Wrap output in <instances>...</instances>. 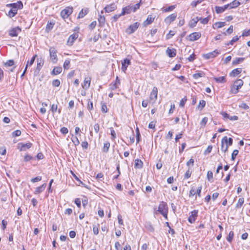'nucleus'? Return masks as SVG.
I'll list each match as a JSON object with an SVG mask.
<instances>
[{
  "mask_svg": "<svg viewBox=\"0 0 250 250\" xmlns=\"http://www.w3.org/2000/svg\"><path fill=\"white\" fill-rule=\"evenodd\" d=\"M157 211L161 214L166 219L167 218V206L166 203L161 202L159 205Z\"/></svg>",
  "mask_w": 250,
  "mask_h": 250,
  "instance_id": "1",
  "label": "nucleus"
},
{
  "mask_svg": "<svg viewBox=\"0 0 250 250\" xmlns=\"http://www.w3.org/2000/svg\"><path fill=\"white\" fill-rule=\"evenodd\" d=\"M57 52V51L54 47H51L50 48V49H49L50 57V59H51L52 62L54 63H56L58 61Z\"/></svg>",
  "mask_w": 250,
  "mask_h": 250,
  "instance_id": "2",
  "label": "nucleus"
},
{
  "mask_svg": "<svg viewBox=\"0 0 250 250\" xmlns=\"http://www.w3.org/2000/svg\"><path fill=\"white\" fill-rule=\"evenodd\" d=\"M73 12V8L72 7H66L63 9L61 12V15L63 19H66L71 15Z\"/></svg>",
  "mask_w": 250,
  "mask_h": 250,
  "instance_id": "3",
  "label": "nucleus"
},
{
  "mask_svg": "<svg viewBox=\"0 0 250 250\" xmlns=\"http://www.w3.org/2000/svg\"><path fill=\"white\" fill-rule=\"evenodd\" d=\"M140 23L138 22H136L132 24H131L126 29V32L131 34L134 33L138 28Z\"/></svg>",
  "mask_w": 250,
  "mask_h": 250,
  "instance_id": "4",
  "label": "nucleus"
},
{
  "mask_svg": "<svg viewBox=\"0 0 250 250\" xmlns=\"http://www.w3.org/2000/svg\"><path fill=\"white\" fill-rule=\"evenodd\" d=\"M201 36V34L199 32H193L190 34L187 39L191 42H193L198 40Z\"/></svg>",
  "mask_w": 250,
  "mask_h": 250,
  "instance_id": "5",
  "label": "nucleus"
},
{
  "mask_svg": "<svg viewBox=\"0 0 250 250\" xmlns=\"http://www.w3.org/2000/svg\"><path fill=\"white\" fill-rule=\"evenodd\" d=\"M220 52L217 50H215L212 52L203 54V57L206 60H208L215 57Z\"/></svg>",
  "mask_w": 250,
  "mask_h": 250,
  "instance_id": "6",
  "label": "nucleus"
},
{
  "mask_svg": "<svg viewBox=\"0 0 250 250\" xmlns=\"http://www.w3.org/2000/svg\"><path fill=\"white\" fill-rule=\"evenodd\" d=\"M7 7H11L12 9L18 10V9H21L23 8V4L21 1H18L16 3H10L6 5Z\"/></svg>",
  "mask_w": 250,
  "mask_h": 250,
  "instance_id": "7",
  "label": "nucleus"
},
{
  "mask_svg": "<svg viewBox=\"0 0 250 250\" xmlns=\"http://www.w3.org/2000/svg\"><path fill=\"white\" fill-rule=\"evenodd\" d=\"M221 149L224 152L228 151V146L227 145V137L225 136L221 140Z\"/></svg>",
  "mask_w": 250,
  "mask_h": 250,
  "instance_id": "8",
  "label": "nucleus"
},
{
  "mask_svg": "<svg viewBox=\"0 0 250 250\" xmlns=\"http://www.w3.org/2000/svg\"><path fill=\"white\" fill-rule=\"evenodd\" d=\"M176 17H177V14L176 13H172L171 15H170L169 16H168L166 18V19H165V22L166 23L169 24L172 22H173L174 21H175Z\"/></svg>",
  "mask_w": 250,
  "mask_h": 250,
  "instance_id": "9",
  "label": "nucleus"
},
{
  "mask_svg": "<svg viewBox=\"0 0 250 250\" xmlns=\"http://www.w3.org/2000/svg\"><path fill=\"white\" fill-rule=\"evenodd\" d=\"M21 29L19 27H16L9 31V34L12 37H17L18 34L21 32Z\"/></svg>",
  "mask_w": 250,
  "mask_h": 250,
  "instance_id": "10",
  "label": "nucleus"
},
{
  "mask_svg": "<svg viewBox=\"0 0 250 250\" xmlns=\"http://www.w3.org/2000/svg\"><path fill=\"white\" fill-rule=\"evenodd\" d=\"M117 8V6L115 3H112L109 5H107L104 8V10L105 12L109 13L114 11Z\"/></svg>",
  "mask_w": 250,
  "mask_h": 250,
  "instance_id": "11",
  "label": "nucleus"
},
{
  "mask_svg": "<svg viewBox=\"0 0 250 250\" xmlns=\"http://www.w3.org/2000/svg\"><path fill=\"white\" fill-rule=\"evenodd\" d=\"M158 90L156 87H153L150 95V100L155 101L157 98Z\"/></svg>",
  "mask_w": 250,
  "mask_h": 250,
  "instance_id": "12",
  "label": "nucleus"
},
{
  "mask_svg": "<svg viewBox=\"0 0 250 250\" xmlns=\"http://www.w3.org/2000/svg\"><path fill=\"white\" fill-rule=\"evenodd\" d=\"M229 4H226L222 7L216 6L215 7V11L217 14L221 13L225 11L229 7Z\"/></svg>",
  "mask_w": 250,
  "mask_h": 250,
  "instance_id": "13",
  "label": "nucleus"
},
{
  "mask_svg": "<svg viewBox=\"0 0 250 250\" xmlns=\"http://www.w3.org/2000/svg\"><path fill=\"white\" fill-rule=\"evenodd\" d=\"M166 53L169 57L173 58L176 55V50L174 48L170 49L168 47L166 50Z\"/></svg>",
  "mask_w": 250,
  "mask_h": 250,
  "instance_id": "14",
  "label": "nucleus"
},
{
  "mask_svg": "<svg viewBox=\"0 0 250 250\" xmlns=\"http://www.w3.org/2000/svg\"><path fill=\"white\" fill-rule=\"evenodd\" d=\"M132 6L128 5L126 7H125L122 9V12L121 13V15H125V14H130L132 11Z\"/></svg>",
  "mask_w": 250,
  "mask_h": 250,
  "instance_id": "15",
  "label": "nucleus"
},
{
  "mask_svg": "<svg viewBox=\"0 0 250 250\" xmlns=\"http://www.w3.org/2000/svg\"><path fill=\"white\" fill-rule=\"evenodd\" d=\"M155 17H152V15H150L147 16V18L146 20L144 21L143 22V25L144 26H146L152 23L154 20Z\"/></svg>",
  "mask_w": 250,
  "mask_h": 250,
  "instance_id": "16",
  "label": "nucleus"
},
{
  "mask_svg": "<svg viewBox=\"0 0 250 250\" xmlns=\"http://www.w3.org/2000/svg\"><path fill=\"white\" fill-rule=\"evenodd\" d=\"M46 187V184L44 183L42 184V186L36 188L34 191V194H38L42 192L45 189Z\"/></svg>",
  "mask_w": 250,
  "mask_h": 250,
  "instance_id": "17",
  "label": "nucleus"
},
{
  "mask_svg": "<svg viewBox=\"0 0 250 250\" xmlns=\"http://www.w3.org/2000/svg\"><path fill=\"white\" fill-rule=\"evenodd\" d=\"M242 69L241 68H236L233 69L230 73L229 76L230 77H236L241 73Z\"/></svg>",
  "mask_w": 250,
  "mask_h": 250,
  "instance_id": "18",
  "label": "nucleus"
},
{
  "mask_svg": "<svg viewBox=\"0 0 250 250\" xmlns=\"http://www.w3.org/2000/svg\"><path fill=\"white\" fill-rule=\"evenodd\" d=\"M91 80L89 78H85L82 86L83 88L88 89L90 87Z\"/></svg>",
  "mask_w": 250,
  "mask_h": 250,
  "instance_id": "19",
  "label": "nucleus"
},
{
  "mask_svg": "<svg viewBox=\"0 0 250 250\" xmlns=\"http://www.w3.org/2000/svg\"><path fill=\"white\" fill-rule=\"evenodd\" d=\"M199 20L200 19H198V17H197L191 20L189 22V27L191 28L194 27Z\"/></svg>",
  "mask_w": 250,
  "mask_h": 250,
  "instance_id": "20",
  "label": "nucleus"
},
{
  "mask_svg": "<svg viewBox=\"0 0 250 250\" xmlns=\"http://www.w3.org/2000/svg\"><path fill=\"white\" fill-rule=\"evenodd\" d=\"M77 38V36L75 34L71 35L68 38L67 42L68 45H72L74 42Z\"/></svg>",
  "mask_w": 250,
  "mask_h": 250,
  "instance_id": "21",
  "label": "nucleus"
},
{
  "mask_svg": "<svg viewBox=\"0 0 250 250\" xmlns=\"http://www.w3.org/2000/svg\"><path fill=\"white\" fill-rule=\"evenodd\" d=\"M21 147L20 148L21 151H25L27 149L30 148L32 146V144L31 143H28L26 144H21Z\"/></svg>",
  "mask_w": 250,
  "mask_h": 250,
  "instance_id": "22",
  "label": "nucleus"
},
{
  "mask_svg": "<svg viewBox=\"0 0 250 250\" xmlns=\"http://www.w3.org/2000/svg\"><path fill=\"white\" fill-rule=\"evenodd\" d=\"M245 58H235L232 62V64L233 65H236L242 62H243V61L244 60Z\"/></svg>",
  "mask_w": 250,
  "mask_h": 250,
  "instance_id": "23",
  "label": "nucleus"
},
{
  "mask_svg": "<svg viewBox=\"0 0 250 250\" xmlns=\"http://www.w3.org/2000/svg\"><path fill=\"white\" fill-rule=\"evenodd\" d=\"M213 80L218 83H224L226 82V78L225 76H222L219 77H214Z\"/></svg>",
  "mask_w": 250,
  "mask_h": 250,
  "instance_id": "24",
  "label": "nucleus"
},
{
  "mask_svg": "<svg viewBox=\"0 0 250 250\" xmlns=\"http://www.w3.org/2000/svg\"><path fill=\"white\" fill-rule=\"evenodd\" d=\"M143 163L140 159H136L135 160V167L137 168H141L143 167Z\"/></svg>",
  "mask_w": 250,
  "mask_h": 250,
  "instance_id": "25",
  "label": "nucleus"
},
{
  "mask_svg": "<svg viewBox=\"0 0 250 250\" xmlns=\"http://www.w3.org/2000/svg\"><path fill=\"white\" fill-rule=\"evenodd\" d=\"M43 64L44 61L43 59H40V60H38L36 70H38L39 71L41 70L42 67L43 66Z\"/></svg>",
  "mask_w": 250,
  "mask_h": 250,
  "instance_id": "26",
  "label": "nucleus"
},
{
  "mask_svg": "<svg viewBox=\"0 0 250 250\" xmlns=\"http://www.w3.org/2000/svg\"><path fill=\"white\" fill-rule=\"evenodd\" d=\"M230 8H236L240 5V2L237 0H233L232 2L229 4Z\"/></svg>",
  "mask_w": 250,
  "mask_h": 250,
  "instance_id": "27",
  "label": "nucleus"
},
{
  "mask_svg": "<svg viewBox=\"0 0 250 250\" xmlns=\"http://www.w3.org/2000/svg\"><path fill=\"white\" fill-rule=\"evenodd\" d=\"M62 71L61 67H55L52 70L51 73L54 75H58L60 74Z\"/></svg>",
  "mask_w": 250,
  "mask_h": 250,
  "instance_id": "28",
  "label": "nucleus"
},
{
  "mask_svg": "<svg viewBox=\"0 0 250 250\" xmlns=\"http://www.w3.org/2000/svg\"><path fill=\"white\" fill-rule=\"evenodd\" d=\"M88 12V9H82L81 11L79 12V14L78 16V18H83Z\"/></svg>",
  "mask_w": 250,
  "mask_h": 250,
  "instance_id": "29",
  "label": "nucleus"
},
{
  "mask_svg": "<svg viewBox=\"0 0 250 250\" xmlns=\"http://www.w3.org/2000/svg\"><path fill=\"white\" fill-rule=\"evenodd\" d=\"M240 88V87H237V86H234V85L233 84L231 86L230 93L234 94H237L238 92L239 89Z\"/></svg>",
  "mask_w": 250,
  "mask_h": 250,
  "instance_id": "30",
  "label": "nucleus"
},
{
  "mask_svg": "<svg viewBox=\"0 0 250 250\" xmlns=\"http://www.w3.org/2000/svg\"><path fill=\"white\" fill-rule=\"evenodd\" d=\"M243 81L242 80L239 79L236 80L233 84L234 85V86H237V87H239L241 88L243 85Z\"/></svg>",
  "mask_w": 250,
  "mask_h": 250,
  "instance_id": "31",
  "label": "nucleus"
},
{
  "mask_svg": "<svg viewBox=\"0 0 250 250\" xmlns=\"http://www.w3.org/2000/svg\"><path fill=\"white\" fill-rule=\"evenodd\" d=\"M105 17L104 16L100 15L99 18H98V21L100 26H103L104 24L105 23Z\"/></svg>",
  "mask_w": 250,
  "mask_h": 250,
  "instance_id": "32",
  "label": "nucleus"
},
{
  "mask_svg": "<svg viewBox=\"0 0 250 250\" xmlns=\"http://www.w3.org/2000/svg\"><path fill=\"white\" fill-rule=\"evenodd\" d=\"M233 236H234L233 231H230L229 232L228 236L227 237V241L229 243H231L233 238Z\"/></svg>",
  "mask_w": 250,
  "mask_h": 250,
  "instance_id": "33",
  "label": "nucleus"
},
{
  "mask_svg": "<svg viewBox=\"0 0 250 250\" xmlns=\"http://www.w3.org/2000/svg\"><path fill=\"white\" fill-rule=\"evenodd\" d=\"M110 147V143L108 142H106L104 145V147L103 148V150L104 152H107L109 150V148Z\"/></svg>",
  "mask_w": 250,
  "mask_h": 250,
  "instance_id": "34",
  "label": "nucleus"
},
{
  "mask_svg": "<svg viewBox=\"0 0 250 250\" xmlns=\"http://www.w3.org/2000/svg\"><path fill=\"white\" fill-rule=\"evenodd\" d=\"M244 199L243 198H240L238 199V202L236 205V208H240L244 204Z\"/></svg>",
  "mask_w": 250,
  "mask_h": 250,
  "instance_id": "35",
  "label": "nucleus"
},
{
  "mask_svg": "<svg viewBox=\"0 0 250 250\" xmlns=\"http://www.w3.org/2000/svg\"><path fill=\"white\" fill-rule=\"evenodd\" d=\"M99 224L93 225V231L95 235H97L99 233Z\"/></svg>",
  "mask_w": 250,
  "mask_h": 250,
  "instance_id": "36",
  "label": "nucleus"
},
{
  "mask_svg": "<svg viewBox=\"0 0 250 250\" xmlns=\"http://www.w3.org/2000/svg\"><path fill=\"white\" fill-rule=\"evenodd\" d=\"M17 11L16 9H11L9 12H8V16L10 17H14L16 14L17 13Z\"/></svg>",
  "mask_w": 250,
  "mask_h": 250,
  "instance_id": "37",
  "label": "nucleus"
},
{
  "mask_svg": "<svg viewBox=\"0 0 250 250\" xmlns=\"http://www.w3.org/2000/svg\"><path fill=\"white\" fill-rule=\"evenodd\" d=\"M70 61L69 59L65 60L63 63V68L64 69L68 70L69 68Z\"/></svg>",
  "mask_w": 250,
  "mask_h": 250,
  "instance_id": "38",
  "label": "nucleus"
},
{
  "mask_svg": "<svg viewBox=\"0 0 250 250\" xmlns=\"http://www.w3.org/2000/svg\"><path fill=\"white\" fill-rule=\"evenodd\" d=\"M204 76V73L203 72L195 73L193 75V78L197 79L200 77Z\"/></svg>",
  "mask_w": 250,
  "mask_h": 250,
  "instance_id": "39",
  "label": "nucleus"
},
{
  "mask_svg": "<svg viewBox=\"0 0 250 250\" xmlns=\"http://www.w3.org/2000/svg\"><path fill=\"white\" fill-rule=\"evenodd\" d=\"M34 159H35V157H33L29 154H26L24 157V161L25 162H28Z\"/></svg>",
  "mask_w": 250,
  "mask_h": 250,
  "instance_id": "40",
  "label": "nucleus"
},
{
  "mask_svg": "<svg viewBox=\"0 0 250 250\" xmlns=\"http://www.w3.org/2000/svg\"><path fill=\"white\" fill-rule=\"evenodd\" d=\"M72 141L75 146H78L80 144V141L77 136H72L71 138Z\"/></svg>",
  "mask_w": 250,
  "mask_h": 250,
  "instance_id": "41",
  "label": "nucleus"
},
{
  "mask_svg": "<svg viewBox=\"0 0 250 250\" xmlns=\"http://www.w3.org/2000/svg\"><path fill=\"white\" fill-rule=\"evenodd\" d=\"M240 37V36L238 37L237 36L234 37L232 38V39L227 44V45H232L234 42L237 41L239 39Z\"/></svg>",
  "mask_w": 250,
  "mask_h": 250,
  "instance_id": "42",
  "label": "nucleus"
},
{
  "mask_svg": "<svg viewBox=\"0 0 250 250\" xmlns=\"http://www.w3.org/2000/svg\"><path fill=\"white\" fill-rule=\"evenodd\" d=\"M198 19H200V20L199 21H200V22L204 24H207L209 21L208 17H207L205 18H202L201 17H200V18L198 17Z\"/></svg>",
  "mask_w": 250,
  "mask_h": 250,
  "instance_id": "43",
  "label": "nucleus"
},
{
  "mask_svg": "<svg viewBox=\"0 0 250 250\" xmlns=\"http://www.w3.org/2000/svg\"><path fill=\"white\" fill-rule=\"evenodd\" d=\"M207 178L209 181H213V173L211 171H208L207 173Z\"/></svg>",
  "mask_w": 250,
  "mask_h": 250,
  "instance_id": "44",
  "label": "nucleus"
},
{
  "mask_svg": "<svg viewBox=\"0 0 250 250\" xmlns=\"http://www.w3.org/2000/svg\"><path fill=\"white\" fill-rule=\"evenodd\" d=\"M123 16V15H121V13L120 14H116L113 17H112L111 20L112 22H116L117 21L118 19L120 18L121 16Z\"/></svg>",
  "mask_w": 250,
  "mask_h": 250,
  "instance_id": "45",
  "label": "nucleus"
},
{
  "mask_svg": "<svg viewBox=\"0 0 250 250\" xmlns=\"http://www.w3.org/2000/svg\"><path fill=\"white\" fill-rule=\"evenodd\" d=\"M175 8V5H171L170 6H168V7L163 9V11L165 12H167L169 11H172L174 8Z\"/></svg>",
  "mask_w": 250,
  "mask_h": 250,
  "instance_id": "46",
  "label": "nucleus"
},
{
  "mask_svg": "<svg viewBox=\"0 0 250 250\" xmlns=\"http://www.w3.org/2000/svg\"><path fill=\"white\" fill-rule=\"evenodd\" d=\"M14 64V61L13 60H9L4 63L5 66H12Z\"/></svg>",
  "mask_w": 250,
  "mask_h": 250,
  "instance_id": "47",
  "label": "nucleus"
},
{
  "mask_svg": "<svg viewBox=\"0 0 250 250\" xmlns=\"http://www.w3.org/2000/svg\"><path fill=\"white\" fill-rule=\"evenodd\" d=\"M110 131L111 135V139L112 140H114L116 138L115 131L112 127L110 128Z\"/></svg>",
  "mask_w": 250,
  "mask_h": 250,
  "instance_id": "48",
  "label": "nucleus"
},
{
  "mask_svg": "<svg viewBox=\"0 0 250 250\" xmlns=\"http://www.w3.org/2000/svg\"><path fill=\"white\" fill-rule=\"evenodd\" d=\"M208 119L207 117H205L203 118L200 123V125H201V126L205 127L208 122Z\"/></svg>",
  "mask_w": 250,
  "mask_h": 250,
  "instance_id": "49",
  "label": "nucleus"
},
{
  "mask_svg": "<svg viewBox=\"0 0 250 250\" xmlns=\"http://www.w3.org/2000/svg\"><path fill=\"white\" fill-rule=\"evenodd\" d=\"M239 151L237 149L233 150L232 154L231 159L234 161L235 159L236 156L238 155Z\"/></svg>",
  "mask_w": 250,
  "mask_h": 250,
  "instance_id": "50",
  "label": "nucleus"
},
{
  "mask_svg": "<svg viewBox=\"0 0 250 250\" xmlns=\"http://www.w3.org/2000/svg\"><path fill=\"white\" fill-rule=\"evenodd\" d=\"M226 23L225 22H216L214 25L216 26L217 28H221L225 25Z\"/></svg>",
  "mask_w": 250,
  "mask_h": 250,
  "instance_id": "51",
  "label": "nucleus"
},
{
  "mask_svg": "<svg viewBox=\"0 0 250 250\" xmlns=\"http://www.w3.org/2000/svg\"><path fill=\"white\" fill-rule=\"evenodd\" d=\"M175 35V32L173 31L170 30L169 33L166 35V39L168 40Z\"/></svg>",
  "mask_w": 250,
  "mask_h": 250,
  "instance_id": "52",
  "label": "nucleus"
},
{
  "mask_svg": "<svg viewBox=\"0 0 250 250\" xmlns=\"http://www.w3.org/2000/svg\"><path fill=\"white\" fill-rule=\"evenodd\" d=\"M191 215L188 217V219H191V217L195 218L197 217L198 211L196 210H194L191 211Z\"/></svg>",
  "mask_w": 250,
  "mask_h": 250,
  "instance_id": "53",
  "label": "nucleus"
},
{
  "mask_svg": "<svg viewBox=\"0 0 250 250\" xmlns=\"http://www.w3.org/2000/svg\"><path fill=\"white\" fill-rule=\"evenodd\" d=\"M37 57V55H34L31 59V60L30 61H28L27 62V64H28V66H31L32 65L33 63L34 62V61H35V58L36 57Z\"/></svg>",
  "mask_w": 250,
  "mask_h": 250,
  "instance_id": "54",
  "label": "nucleus"
},
{
  "mask_svg": "<svg viewBox=\"0 0 250 250\" xmlns=\"http://www.w3.org/2000/svg\"><path fill=\"white\" fill-rule=\"evenodd\" d=\"M130 61L129 59L127 58L125 59L122 62V63L124 64L125 65L128 66L130 64Z\"/></svg>",
  "mask_w": 250,
  "mask_h": 250,
  "instance_id": "55",
  "label": "nucleus"
},
{
  "mask_svg": "<svg viewBox=\"0 0 250 250\" xmlns=\"http://www.w3.org/2000/svg\"><path fill=\"white\" fill-rule=\"evenodd\" d=\"M52 85L54 86L58 87L60 85V81L58 79H56L53 81Z\"/></svg>",
  "mask_w": 250,
  "mask_h": 250,
  "instance_id": "56",
  "label": "nucleus"
},
{
  "mask_svg": "<svg viewBox=\"0 0 250 250\" xmlns=\"http://www.w3.org/2000/svg\"><path fill=\"white\" fill-rule=\"evenodd\" d=\"M191 174V171L190 170V169L189 168L188 169L186 172V173L185 174V176H184L185 178V179L189 178L190 177Z\"/></svg>",
  "mask_w": 250,
  "mask_h": 250,
  "instance_id": "57",
  "label": "nucleus"
},
{
  "mask_svg": "<svg viewBox=\"0 0 250 250\" xmlns=\"http://www.w3.org/2000/svg\"><path fill=\"white\" fill-rule=\"evenodd\" d=\"M145 226H146V228H147L148 230H149L151 231H154V228L151 224H150L148 223H146V224L145 225Z\"/></svg>",
  "mask_w": 250,
  "mask_h": 250,
  "instance_id": "58",
  "label": "nucleus"
},
{
  "mask_svg": "<svg viewBox=\"0 0 250 250\" xmlns=\"http://www.w3.org/2000/svg\"><path fill=\"white\" fill-rule=\"evenodd\" d=\"M54 23H52L51 22H48L47 24L46 30L48 31H50L51 30L54 26Z\"/></svg>",
  "mask_w": 250,
  "mask_h": 250,
  "instance_id": "59",
  "label": "nucleus"
},
{
  "mask_svg": "<svg viewBox=\"0 0 250 250\" xmlns=\"http://www.w3.org/2000/svg\"><path fill=\"white\" fill-rule=\"evenodd\" d=\"M118 88L116 83H112L110 84V88L111 90H114Z\"/></svg>",
  "mask_w": 250,
  "mask_h": 250,
  "instance_id": "60",
  "label": "nucleus"
},
{
  "mask_svg": "<svg viewBox=\"0 0 250 250\" xmlns=\"http://www.w3.org/2000/svg\"><path fill=\"white\" fill-rule=\"evenodd\" d=\"M196 194V190L195 189L192 187L191 188L189 191V197L193 196Z\"/></svg>",
  "mask_w": 250,
  "mask_h": 250,
  "instance_id": "61",
  "label": "nucleus"
},
{
  "mask_svg": "<svg viewBox=\"0 0 250 250\" xmlns=\"http://www.w3.org/2000/svg\"><path fill=\"white\" fill-rule=\"evenodd\" d=\"M21 135V131L20 130H16L13 132V136L14 137L19 136Z\"/></svg>",
  "mask_w": 250,
  "mask_h": 250,
  "instance_id": "62",
  "label": "nucleus"
},
{
  "mask_svg": "<svg viewBox=\"0 0 250 250\" xmlns=\"http://www.w3.org/2000/svg\"><path fill=\"white\" fill-rule=\"evenodd\" d=\"M58 109V105L57 104H53L51 106V110L53 113H54L57 111Z\"/></svg>",
  "mask_w": 250,
  "mask_h": 250,
  "instance_id": "63",
  "label": "nucleus"
},
{
  "mask_svg": "<svg viewBox=\"0 0 250 250\" xmlns=\"http://www.w3.org/2000/svg\"><path fill=\"white\" fill-rule=\"evenodd\" d=\"M249 36H250V30H244L242 36L247 37Z\"/></svg>",
  "mask_w": 250,
  "mask_h": 250,
  "instance_id": "64",
  "label": "nucleus"
}]
</instances>
